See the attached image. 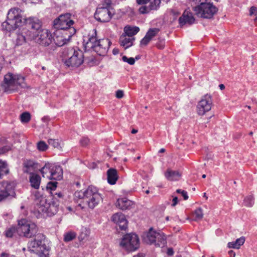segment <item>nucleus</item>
Segmentation results:
<instances>
[{
	"label": "nucleus",
	"instance_id": "nucleus-24",
	"mask_svg": "<svg viewBox=\"0 0 257 257\" xmlns=\"http://www.w3.org/2000/svg\"><path fill=\"white\" fill-rule=\"evenodd\" d=\"M134 40L135 38H131L122 34L119 38V43L121 46L126 49L133 45Z\"/></svg>",
	"mask_w": 257,
	"mask_h": 257
},
{
	"label": "nucleus",
	"instance_id": "nucleus-61",
	"mask_svg": "<svg viewBox=\"0 0 257 257\" xmlns=\"http://www.w3.org/2000/svg\"><path fill=\"white\" fill-rule=\"evenodd\" d=\"M228 254H229L230 257H235V252L232 250H230L228 251Z\"/></svg>",
	"mask_w": 257,
	"mask_h": 257
},
{
	"label": "nucleus",
	"instance_id": "nucleus-2",
	"mask_svg": "<svg viewBox=\"0 0 257 257\" xmlns=\"http://www.w3.org/2000/svg\"><path fill=\"white\" fill-rule=\"evenodd\" d=\"M16 230L19 236L31 238L38 234V228L35 223L22 219L19 221Z\"/></svg>",
	"mask_w": 257,
	"mask_h": 257
},
{
	"label": "nucleus",
	"instance_id": "nucleus-20",
	"mask_svg": "<svg viewBox=\"0 0 257 257\" xmlns=\"http://www.w3.org/2000/svg\"><path fill=\"white\" fill-rule=\"evenodd\" d=\"M34 240H32L28 243V248L31 251L36 252V249L41 244L42 240L44 238V236L42 234H37L35 236Z\"/></svg>",
	"mask_w": 257,
	"mask_h": 257
},
{
	"label": "nucleus",
	"instance_id": "nucleus-44",
	"mask_svg": "<svg viewBox=\"0 0 257 257\" xmlns=\"http://www.w3.org/2000/svg\"><path fill=\"white\" fill-rule=\"evenodd\" d=\"M48 148V146L44 141H40L37 143V149L40 151H45Z\"/></svg>",
	"mask_w": 257,
	"mask_h": 257
},
{
	"label": "nucleus",
	"instance_id": "nucleus-15",
	"mask_svg": "<svg viewBox=\"0 0 257 257\" xmlns=\"http://www.w3.org/2000/svg\"><path fill=\"white\" fill-rule=\"evenodd\" d=\"M25 24L26 27L23 29L21 33L18 34L17 38V44L18 45H22L24 43L29 41L32 40L34 35L31 28H28Z\"/></svg>",
	"mask_w": 257,
	"mask_h": 257
},
{
	"label": "nucleus",
	"instance_id": "nucleus-35",
	"mask_svg": "<svg viewBox=\"0 0 257 257\" xmlns=\"http://www.w3.org/2000/svg\"><path fill=\"white\" fill-rule=\"evenodd\" d=\"M48 251V247L45 244H43L42 241L39 247L36 249L35 253L39 256H42L43 255H45L46 253Z\"/></svg>",
	"mask_w": 257,
	"mask_h": 257
},
{
	"label": "nucleus",
	"instance_id": "nucleus-41",
	"mask_svg": "<svg viewBox=\"0 0 257 257\" xmlns=\"http://www.w3.org/2000/svg\"><path fill=\"white\" fill-rule=\"evenodd\" d=\"M159 31L160 29L158 28L150 29L146 33V35L152 40V39L155 37Z\"/></svg>",
	"mask_w": 257,
	"mask_h": 257
},
{
	"label": "nucleus",
	"instance_id": "nucleus-51",
	"mask_svg": "<svg viewBox=\"0 0 257 257\" xmlns=\"http://www.w3.org/2000/svg\"><path fill=\"white\" fill-rule=\"evenodd\" d=\"M151 40V39L146 35L144 38L141 40V45L146 46Z\"/></svg>",
	"mask_w": 257,
	"mask_h": 257
},
{
	"label": "nucleus",
	"instance_id": "nucleus-3",
	"mask_svg": "<svg viewBox=\"0 0 257 257\" xmlns=\"http://www.w3.org/2000/svg\"><path fill=\"white\" fill-rule=\"evenodd\" d=\"M120 246L127 252L137 250L140 247V239L136 233H130L122 236L119 242Z\"/></svg>",
	"mask_w": 257,
	"mask_h": 257
},
{
	"label": "nucleus",
	"instance_id": "nucleus-56",
	"mask_svg": "<svg viewBox=\"0 0 257 257\" xmlns=\"http://www.w3.org/2000/svg\"><path fill=\"white\" fill-rule=\"evenodd\" d=\"M150 0H137V3L139 5L147 4Z\"/></svg>",
	"mask_w": 257,
	"mask_h": 257
},
{
	"label": "nucleus",
	"instance_id": "nucleus-42",
	"mask_svg": "<svg viewBox=\"0 0 257 257\" xmlns=\"http://www.w3.org/2000/svg\"><path fill=\"white\" fill-rule=\"evenodd\" d=\"M31 118V115L30 113L28 112H23L21 115V120L22 122L27 123L28 122Z\"/></svg>",
	"mask_w": 257,
	"mask_h": 257
},
{
	"label": "nucleus",
	"instance_id": "nucleus-49",
	"mask_svg": "<svg viewBox=\"0 0 257 257\" xmlns=\"http://www.w3.org/2000/svg\"><path fill=\"white\" fill-rule=\"evenodd\" d=\"M63 195L62 193L59 192V193H55L54 195H53V197L51 196L50 197L52 198L51 199L55 201H58V202H59V199L63 198Z\"/></svg>",
	"mask_w": 257,
	"mask_h": 257
},
{
	"label": "nucleus",
	"instance_id": "nucleus-50",
	"mask_svg": "<svg viewBox=\"0 0 257 257\" xmlns=\"http://www.w3.org/2000/svg\"><path fill=\"white\" fill-rule=\"evenodd\" d=\"M57 182H50L47 184V188L51 190H54L57 187Z\"/></svg>",
	"mask_w": 257,
	"mask_h": 257
},
{
	"label": "nucleus",
	"instance_id": "nucleus-40",
	"mask_svg": "<svg viewBox=\"0 0 257 257\" xmlns=\"http://www.w3.org/2000/svg\"><path fill=\"white\" fill-rule=\"evenodd\" d=\"M24 167L27 168L25 172L28 173L31 169L35 168V163L33 161L27 160L24 163Z\"/></svg>",
	"mask_w": 257,
	"mask_h": 257
},
{
	"label": "nucleus",
	"instance_id": "nucleus-4",
	"mask_svg": "<svg viewBox=\"0 0 257 257\" xmlns=\"http://www.w3.org/2000/svg\"><path fill=\"white\" fill-rule=\"evenodd\" d=\"M193 10L195 15L204 19H210L218 11V9L210 2H202L194 7Z\"/></svg>",
	"mask_w": 257,
	"mask_h": 257
},
{
	"label": "nucleus",
	"instance_id": "nucleus-10",
	"mask_svg": "<svg viewBox=\"0 0 257 257\" xmlns=\"http://www.w3.org/2000/svg\"><path fill=\"white\" fill-rule=\"evenodd\" d=\"M212 104L211 95L207 94L203 96L197 106L198 114L200 115H204L211 109Z\"/></svg>",
	"mask_w": 257,
	"mask_h": 257
},
{
	"label": "nucleus",
	"instance_id": "nucleus-64",
	"mask_svg": "<svg viewBox=\"0 0 257 257\" xmlns=\"http://www.w3.org/2000/svg\"><path fill=\"white\" fill-rule=\"evenodd\" d=\"M219 87L221 90H223L225 88V86L223 84H219Z\"/></svg>",
	"mask_w": 257,
	"mask_h": 257
},
{
	"label": "nucleus",
	"instance_id": "nucleus-47",
	"mask_svg": "<svg viewBox=\"0 0 257 257\" xmlns=\"http://www.w3.org/2000/svg\"><path fill=\"white\" fill-rule=\"evenodd\" d=\"M11 149V146L10 145H6L0 148V155L6 154Z\"/></svg>",
	"mask_w": 257,
	"mask_h": 257
},
{
	"label": "nucleus",
	"instance_id": "nucleus-8",
	"mask_svg": "<svg viewBox=\"0 0 257 257\" xmlns=\"http://www.w3.org/2000/svg\"><path fill=\"white\" fill-rule=\"evenodd\" d=\"M70 51L72 55L65 60V64L68 67L77 68L83 63V53L80 50H75L72 48L70 49Z\"/></svg>",
	"mask_w": 257,
	"mask_h": 257
},
{
	"label": "nucleus",
	"instance_id": "nucleus-18",
	"mask_svg": "<svg viewBox=\"0 0 257 257\" xmlns=\"http://www.w3.org/2000/svg\"><path fill=\"white\" fill-rule=\"evenodd\" d=\"M195 19L193 17L192 13L189 11H185L179 20V24L181 27L185 25H191L194 23Z\"/></svg>",
	"mask_w": 257,
	"mask_h": 257
},
{
	"label": "nucleus",
	"instance_id": "nucleus-12",
	"mask_svg": "<svg viewBox=\"0 0 257 257\" xmlns=\"http://www.w3.org/2000/svg\"><path fill=\"white\" fill-rule=\"evenodd\" d=\"M16 74L9 73L5 75L4 82L2 85L5 92H12L16 90Z\"/></svg>",
	"mask_w": 257,
	"mask_h": 257
},
{
	"label": "nucleus",
	"instance_id": "nucleus-59",
	"mask_svg": "<svg viewBox=\"0 0 257 257\" xmlns=\"http://www.w3.org/2000/svg\"><path fill=\"white\" fill-rule=\"evenodd\" d=\"M173 203L172 204V206H175L178 203V198L177 197H174L173 199Z\"/></svg>",
	"mask_w": 257,
	"mask_h": 257
},
{
	"label": "nucleus",
	"instance_id": "nucleus-25",
	"mask_svg": "<svg viewBox=\"0 0 257 257\" xmlns=\"http://www.w3.org/2000/svg\"><path fill=\"white\" fill-rule=\"evenodd\" d=\"M107 181L111 185H114L116 183L118 179L117 170L113 168H110L107 171Z\"/></svg>",
	"mask_w": 257,
	"mask_h": 257
},
{
	"label": "nucleus",
	"instance_id": "nucleus-39",
	"mask_svg": "<svg viewBox=\"0 0 257 257\" xmlns=\"http://www.w3.org/2000/svg\"><path fill=\"white\" fill-rule=\"evenodd\" d=\"M244 205L246 207H251L254 204V198L252 195L246 196L244 199Z\"/></svg>",
	"mask_w": 257,
	"mask_h": 257
},
{
	"label": "nucleus",
	"instance_id": "nucleus-14",
	"mask_svg": "<svg viewBox=\"0 0 257 257\" xmlns=\"http://www.w3.org/2000/svg\"><path fill=\"white\" fill-rule=\"evenodd\" d=\"M111 43L108 39H99L92 49L100 56H105Z\"/></svg>",
	"mask_w": 257,
	"mask_h": 257
},
{
	"label": "nucleus",
	"instance_id": "nucleus-58",
	"mask_svg": "<svg viewBox=\"0 0 257 257\" xmlns=\"http://www.w3.org/2000/svg\"><path fill=\"white\" fill-rule=\"evenodd\" d=\"M0 257H16L14 255H12L9 253H3L0 255Z\"/></svg>",
	"mask_w": 257,
	"mask_h": 257
},
{
	"label": "nucleus",
	"instance_id": "nucleus-7",
	"mask_svg": "<svg viewBox=\"0 0 257 257\" xmlns=\"http://www.w3.org/2000/svg\"><path fill=\"white\" fill-rule=\"evenodd\" d=\"M86 194L84 204L87 205L91 209H93L102 200L100 194L95 187L89 186L86 189Z\"/></svg>",
	"mask_w": 257,
	"mask_h": 257
},
{
	"label": "nucleus",
	"instance_id": "nucleus-53",
	"mask_svg": "<svg viewBox=\"0 0 257 257\" xmlns=\"http://www.w3.org/2000/svg\"><path fill=\"white\" fill-rule=\"evenodd\" d=\"M123 91L121 90H118L116 92L115 96L117 98H121L123 97Z\"/></svg>",
	"mask_w": 257,
	"mask_h": 257
},
{
	"label": "nucleus",
	"instance_id": "nucleus-19",
	"mask_svg": "<svg viewBox=\"0 0 257 257\" xmlns=\"http://www.w3.org/2000/svg\"><path fill=\"white\" fill-rule=\"evenodd\" d=\"M162 0H153L151 2L149 6H142L139 8V12L141 14L149 13L152 10H157L160 7L161 2Z\"/></svg>",
	"mask_w": 257,
	"mask_h": 257
},
{
	"label": "nucleus",
	"instance_id": "nucleus-29",
	"mask_svg": "<svg viewBox=\"0 0 257 257\" xmlns=\"http://www.w3.org/2000/svg\"><path fill=\"white\" fill-rule=\"evenodd\" d=\"M140 30L138 27L126 26L124 28L125 35L131 38H134V36L137 34Z\"/></svg>",
	"mask_w": 257,
	"mask_h": 257
},
{
	"label": "nucleus",
	"instance_id": "nucleus-46",
	"mask_svg": "<svg viewBox=\"0 0 257 257\" xmlns=\"http://www.w3.org/2000/svg\"><path fill=\"white\" fill-rule=\"evenodd\" d=\"M122 60L123 62H127L130 65H134L135 63V59L133 57L128 58L126 56H123L122 57Z\"/></svg>",
	"mask_w": 257,
	"mask_h": 257
},
{
	"label": "nucleus",
	"instance_id": "nucleus-21",
	"mask_svg": "<svg viewBox=\"0 0 257 257\" xmlns=\"http://www.w3.org/2000/svg\"><path fill=\"white\" fill-rule=\"evenodd\" d=\"M50 179L60 180L63 177V170L60 166L53 164L51 172L49 176H47Z\"/></svg>",
	"mask_w": 257,
	"mask_h": 257
},
{
	"label": "nucleus",
	"instance_id": "nucleus-62",
	"mask_svg": "<svg viewBox=\"0 0 257 257\" xmlns=\"http://www.w3.org/2000/svg\"><path fill=\"white\" fill-rule=\"evenodd\" d=\"M112 53L114 55H117L119 53V50L117 48H114L112 50Z\"/></svg>",
	"mask_w": 257,
	"mask_h": 257
},
{
	"label": "nucleus",
	"instance_id": "nucleus-54",
	"mask_svg": "<svg viewBox=\"0 0 257 257\" xmlns=\"http://www.w3.org/2000/svg\"><path fill=\"white\" fill-rule=\"evenodd\" d=\"M165 46V42L164 40L160 41L159 43L157 44V47L160 49H162L164 48Z\"/></svg>",
	"mask_w": 257,
	"mask_h": 257
},
{
	"label": "nucleus",
	"instance_id": "nucleus-11",
	"mask_svg": "<svg viewBox=\"0 0 257 257\" xmlns=\"http://www.w3.org/2000/svg\"><path fill=\"white\" fill-rule=\"evenodd\" d=\"M15 185L13 182L8 181L0 182V201L13 195L14 193Z\"/></svg>",
	"mask_w": 257,
	"mask_h": 257
},
{
	"label": "nucleus",
	"instance_id": "nucleus-1",
	"mask_svg": "<svg viewBox=\"0 0 257 257\" xmlns=\"http://www.w3.org/2000/svg\"><path fill=\"white\" fill-rule=\"evenodd\" d=\"M21 11L19 8L11 9L8 12L7 20L2 23L3 30L11 31L26 23L28 28L32 31L34 40L36 43L44 46H47L52 42V34L48 30L41 29V22L36 18L25 19L20 14Z\"/></svg>",
	"mask_w": 257,
	"mask_h": 257
},
{
	"label": "nucleus",
	"instance_id": "nucleus-33",
	"mask_svg": "<svg viewBox=\"0 0 257 257\" xmlns=\"http://www.w3.org/2000/svg\"><path fill=\"white\" fill-rule=\"evenodd\" d=\"M9 173V170L8 164L5 161L0 160V179L4 175H7Z\"/></svg>",
	"mask_w": 257,
	"mask_h": 257
},
{
	"label": "nucleus",
	"instance_id": "nucleus-16",
	"mask_svg": "<svg viewBox=\"0 0 257 257\" xmlns=\"http://www.w3.org/2000/svg\"><path fill=\"white\" fill-rule=\"evenodd\" d=\"M96 36V29H93L87 36L84 37L83 45L85 49L88 50L93 49L98 41L97 40Z\"/></svg>",
	"mask_w": 257,
	"mask_h": 257
},
{
	"label": "nucleus",
	"instance_id": "nucleus-27",
	"mask_svg": "<svg viewBox=\"0 0 257 257\" xmlns=\"http://www.w3.org/2000/svg\"><path fill=\"white\" fill-rule=\"evenodd\" d=\"M59 206L58 201L52 200L49 201L48 206H47V211L45 213H51L54 214L56 213L58 210V207Z\"/></svg>",
	"mask_w": 257,
	"mask_h": 257
},
{
	"label": "nucleus",
	"instance_id": "nucleus-26",
	"mask_svg": "<svg viewBox=\"0 0 257 257\" xmlns=\"http://www.w3.org/2000/svg\"><path fill=\"white\" fill-rule=\"evenodd\" d=\"M30 182L32 187L35 189H38L41 183V177L38 174L31 173V175L30 176Z\"/></svg>",
	"mask_w": 257,
	"mask_h": 257
},
{
	"label": "nucleus",
	"instance_id": "nucleus-37",
	"mask_svg": "<svg viewBox=\"0 0 257 257\" xmlns=\"http://www.w3.org/2000/svg\"><path fill=\"white\" fill-rule=\"evenodd\" d=\"M86 190L84 191H80L75 192L74 193L75 199H77V201L79 199H81L82 201L81 203L84 204L85 202V195H86Z\"/></svg>",
	"mask_w": 257,
	"mask_h": 257
},
{
	"label": "nucleus",
	"instance_id": "nucleus-52",
	"mask_svg": "<svg viewBox=\"0 0 257 257\" xmlns=\"http://www.w3.org/2000/svg\"><path fill=\"white\" fill-rule=\"evenodd\" d=\"M89 142V140L87 138L83 137L80 140V143L82 146H86Z\"/></svg>",
	"mask_w": 257,
	"mask_h": 257
},
{
	"label": "nucleus",
	"instance_id": "nucleus-6",
	"mask_svg": "<svg viewBox=\"0 0 257 257\" xmlns=\"http://www.w3.org/2000/svg\"><path fill=\"white\" fill-rule=\"evenodd\" d=\"M76 32L75 28H71L69 32L57 30L53 33L52 41L56 45L61 47L66 44L71 39L72 36Z\"/></svg>",
	"mask_w": 257,
	"mask_h": 257
},
{
	"label": "nucleus",
	"instance_id": "nucleus-48",
	"mask_svg": "<svg viewBox=\"0 0 257 257\" xmlns=\"http://www.w3.org/2000/svg\"><path fill=\"white\" fill-rule=\"evenodd\" d=\"M16 229L15 228H11L6 231L5 235L7 237H12L14 233L15 232Z\"/></svg>",
	"mask_w": 257,
	"mask_h": 257
},
{
	"label": "nucleus",
	"instance_id": "nucleus-43",
	"mask_svg": "<svg viewBox=\"0 0 257 257\" xmlns=\"http://www.w3.org/2000/svg\"><path fill=\"white\" fill-rule=\"evenodd\" d=\"M89 236V233L88 231L85 229L82 231L78 236V239L80 241H83L87 239Z\"/></svg>",
	"mask_w": 257,
	"mask_h": 257
},
{
	"label": "nucleus",
	"instance_id": "nucleus-30",
	"mask_svg": "<svg viewBox=\"0 0 257 257\" xmlns=\"http://www.w3.org/2000/svg\"><path fill=\"white\" fill-rule=\"evenodd\" d=\"M244 241L245 237L242 236L237 239L235 241L228 242L227 246L229 248L238 249L240 248V246L244 243Z\"/></svg>",
	"mask_w": 257,
	"mask_h": 257
},
{
	"label": "nucleus",
	"instance_id": "nucleus-5",
	"mask_svg": "<svg viewBox=\"0 0 257 257\" xmlns=\"http://www.w3.org/2000/svg\"><path fill=\"white\" fill-rule=\"evenodd\" d=\"M71 14L66 13L60 15L53 22V26L55 29L65 32H69L71 28H75L73 27L74 24V21L71 19Z\"/></svg>",
	"mask_w": 257,
	"mask_h": 257
},
{
	"label": "nucleus",
	"instance_id": "nucleus-22",
	"mask_svg": "<svg viewBox=\"0 0 257 257\" xmlns=\"http://www.w3.org/2000/svg\"><path fill=\"white\" fill-rule=\"evenodd\" d=\"M116 205L120 209L125 210L130 209L134 205V203L131 200L126 198H122L117 199Z\"/></svg>",
	"mask_w": 257,
	"mask_h": 257
},
{
	"label": "nucleus",
	"instance_id": "nucleus-60",
	"mask_svg": "<svg viewBox=\"0 0 257 257\" xmlns=\"http://www.w3.org/2000/svg\"><path fill=\"white\" fill-rule=\"evenodd\" d=\"M174 253V251L172 248H169L167 250V254L169 255H172Z\"/></svg>",
	"mask_w": 257,
	"mask_h": 257
},
{
	"label": "nucleus",
	"instance_id": "nucleus-28",
	"mask_svg": "<svg viewBox=\"0 0 257 257\" xmlns=\"http://www.w3.org/2000/svg\"><path fill=\"white\" fill-rule=\"evenodd\" d=\"M157 231L154 230L152 228H150L146 236L144 238L145 241L149 244H153L156 240Z\"/></svg>",
	"mask_w": 257,
	"mask_h": 257
},
{
	"label": "nucleus",
	"instance_id": "nucleus-36",
	"mask_svg": "<svg viewBox=\"0 0 257 257\" xmlns=\"http://www.w3.org/2000/svg\"><path fill=\"white\" fill-rule=\"evenodd\" d=\"M76 236L77 234L75 232L72 231H68L64 234V241L66 242H69L74 239Z\"/></svg>",
	"mask_w": 257,
	"mask_h": 257
},
{
	"label": "nucleus",
	"instance_id": "nucleus-63",
	"mask_svg": "<svg viewBox=\"0 0 257 257\" xmlns=\"http://www.w3.org/2000/svg\"><path fill=\"white\" fill-rule=\"evenodd\" d=\"M133 257H145V255L143 253H138L137 255H134Z\"/></svg>",
	"mask_w": 257,
	"mask_h": 257
},
{
	"label": "nucleus",
	"instance_id": "nucleus-57",
	"mask_svg": "<svg viewBox=\"0 0 257 257\" xmlns=\"http://www.w3.org/2000/svg\"><path fill=\"white\" fill-rule=\"evenodd\" d=\"M181 195L183 197L184 200H186L188 199L187 192L186 191H183V192H182Z\"/></svg>",
	"mask_w": 257,
	"mask_h": 257
},
{
	"label": "nucleus",
	"instance_id": "nucleus-45",
	"mask_svg": "<svg viewBox=\"0 0 257 257\" xmlns=\"http://www.w3.org/2000/svg\"><path fill=\"white\" fill-rule=\"evenodd\" d=\"M48 143L49 145L52 146L55 148L58 149L60 147V145L58 140L50 139L48 140Z\"/></svg>",
	"mask_w": 257,
	"mask_h": 257
},
{
	"label": "nucleus",
	"instance_id": "nucleus-32",
	"mask_svg": "<svg viewBox=\"0 0 257 257\" xmlns=\"http://www.w3.org/2000/svg\"><path fill=\"white\" fill-rule=\"evenodd\" d=\"M19 86L21 88H26L27 87V85L25 81V77L16 74V88L17 89V86Z\"/></svg>",
	"mask_w": 257,
	"mask_h": 257
},
{
	"label": "nucleus",
	"instance_id": "nucleus-55",
	"mask_svg": "<svg viewBox=\"0 0 257 257\" xmlns=\"http://www.w3.org/2000/svg\"><path fill=\"white\" fill-rule=\"evenodd\" d=\"M257 11V8L255 7H251L250 9L249 13L250 15H252L253 14H254L255 15V14Z\"/></svg>",
	"mask_w": 257,
	"mask_h": 257
},
{
	"label": "nucleus",
	"instance_id": "nucleus-9",
	"mask_svg": "<svg viewBox=\"0 0 257 257\" xmlns=\"http://www.w3.org/2000/svg\"><path fill=\"white\" fill-rule=\"evenodd\" d=\"M34 201L35 209L40 213H43L47 211V206L49 200L46 196L41 194L40 192L36 191L34 193Z\"/></svg>",
	"mask_w": 257,
	"mask_h": 257
},
{
	"label": "nucleus",
	"instance_id": "nucleus-23",
	"mask_svg": "<svg viewBox=\"0 0 257 257\" xmlns=\"http://www.w3.org/2000/svg\"><path fill=\"white\" fill-rule=\"evenodd\" d=\"M167 180L171 181H177L180 178L182 174L178 171L168 169L164 174Z\"/></svg>",
	"mask_w": 257,
	"mask_h": 257
},
{
	"label": "nucleus",
	"instance_id": "nucleus-17",
	"mask_svg": "<svg viewBox=\"0 0 257 257\" xmlns=\"http://www.w3.org/2000/svg\"><path fill=\"white\" fill-rule=\"evenodd\" d=\"M113 222L118 225L119 229L125 230L127 226V221L125 216L121 213H116L111 217Z\"/></svg>",
	"mask_w": 257,
	"mask_h": 257
},
{
	"label": "nucleus",
	"instance_id": "nucleus-34",
	"mask_svg": "<svg viewBox=\"0 0 257 257\" xmlns=\"http://www.w3.org/2000/svg\"><path fill=\"white\" fill-rule=\"evenodd\" d=\"M203 216V211L201 208L199 207L196 209L193 213L192 220L195 221L201 220Z\"/></svg>",
	"mask_w": 257,
	"mask_h": 257
},
{
	"label": "nucleus",
	"instance_id": "nucleus-38",
	"mask_svg": "<svg viewBox=\"0 0 257 257\" xmlns=\"http://www.w3.org/2000/svg\"><path fill=\"white\" fill-rule=\"evenodd\" d=\"M53 164H51L50 163H47L45 164V166L41 168L40 170V172L43 175V176H45V174L49 173H51V169L52 168V166Z\"/></svg>",
	"mask_w": 257,
	"mask_h": 257
},
{
	"label": "nucleus",
	"instance_id": "nucleus-31",
	"mask_svg": "<svg viewBox=\"0 0 257 257\" xmlns=\"http://www.w3.org/2000/svg\"><path fill=\"white\" fill-rule=\"evenodd\" d=\"M157 243L156 244V246L158 247H163L167 243L166 237L165 234L159 231L158 233V240H157Z\"/></svg>",
	"mask_w": 257,
	"mask_h": 257
},
{
	"label": "nucleus",
	"instance_id": "nucleus-13",
	"mask_svg": "<svg viewBox=\"0 0 257 257\" xmlns=\"http://www.w3.org/2000/svg\"><path fill=\"white\" fill-rule=\"evenodd\" d=\"M112 16L110 10L105 7L98 8L94 14L95 19L102 23L109 22L111 19Z\"/></svg>",
	"mask_w": 257,
	"mask_h": 257
}]
</instances>
